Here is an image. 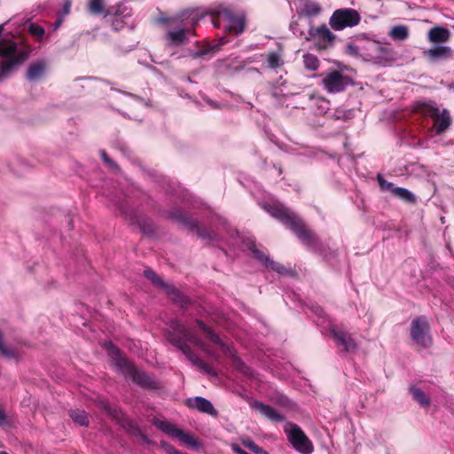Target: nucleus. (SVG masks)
Listing matches in <instances>:
<instances>
[{"mask_svg":"<svg viewBox=\"0 0 454 454\" xmlns=\"http://www.w3.org/2000/svg\"><path fill=\"white\" fill-rule=\"evenodd\" d=\"M266 56L268 67L276 69L284 65V60L281 59V56L278 52L270 51Z\"/></svg>","mask_w":454,"mask_h":454,"instance_id":"e433bc0d","label":"nucleus"},{"mask_svg":"<svg viewBox=\"0 0 454 454\" xmlns=\"http://www.w3.org/2000/svg\"><path fill=\"white\" fill-rule=\"evenodd\" d=\"M224 43H225V42H224L223 38H222L221 43L208 44V45L203 47L200 51H199L196 53V56L201 57V56H204V55H207L209 53H215L221 49V46Z\"/></svg>","mask_w":454,"mask_h":454,"instance_id":"ea45409f","label":"nucleus"},{"mask_svg":"<svg viewBox=\"0 0 454 454\" xmlns=\"http://www.w3.org/2000/svg\"><path fill=\"white\" fill-rule=\"evenodd\" d=\"M212 24L215 28L223 27L229 34L238 35L244 32L246 16L231 7H219L210 12Z\"/></svg>","mask_w":454,"mask_h":454,"instance_id":"7ed1b4c3","label":"nucleus"},{"mask_svg":"<svg viewBox=\"0 0 454 454\" xmlns=\"http://www.w3.org/2000/svg\"><path fill=\"white\" fill-rule=\"evenodd\" d=\"M180 350L186 356V358L196 367H198L203 372L211 375L216 376V372L209 366L204 360L195 356L193 350L191 347L186 343L183 346Z\"/></svg>","mask_w":454,"mask_h":454,"instance_id":"ddd939ff","label":"nucleus"},{"mask_svg":"<svg viewBox=\"0 0 454 454\" xmlns=\"http://www.w3.org/2000/svg\"><path fill=\"white\" fill-rule=\"evenodd\" d=\"M132 380L138 386L146 389H158L160 384L157 380L150 377L148 374L142 371H138L136 367L129 375Z\"/></svg>","mask_w":454,"mask_h":454,"instance_id":"dca6fc26","label":"nucleus"},{"mask_svg":"<svg viewBox=\"0 0 454 454\" xmlns=\"http://www.w3.org/2000/svg\"><path fill=\"white\" fill-rule=\"evenodd\" d=\"M28 31L32 35L35 36L38 40H41L45 34L44 28L35 23H31L29 25Z\"/></svg>","mask_w":454,"mask_h":454,"instance_id":"37998d69","label":"nucleus"},{"mask_svg":"<svg viewBox=\"0 0 454 454\" xmlns=\"http://www.w3.org/2000/svg\"><path fill=\"white\" fill-rule=\"evenodd\" d=\"M242 444L254 454H269L268 451L257 445L251 438L246 437L241 440Z\"/></svg>","mask_w":454,"mask_h":454,"instance_id":"58836bf2","label":"nucleus"},{"mask_svg":"<svg viewBox=\"0 0 454 454\" xmlns=\"http://www.w3.org/2000/svg\"><path fill=\"white\" fill-rule=\"evenodd\" d=\"M154 425L162 432L169 436L177 438L181 429L176 427V425L164 420H157Z\"/></svg>","mask_w":454,"mask_h":454,"instance_id":"c85d7f7f","label":"nucleus"},{"mask_svg":"<svg viewBox=\"0 0 454 454\" xmlns=\"http://www.w3.org/2000/svg\"><path fill=\"white\" fill-rule=\"evenodd\" d=\"M187 404L189 407L197 409L199 411L208 414L214 418L218 416V411L215 409L211 402L204 397L196 396L193 399H189Z\"/></svg>","mask_w":454,"mask_h":454,"instance_id":"6ab92c4d","label":"nucleus"},{"mask_svg":"<svg viewBox=\"0 0 454 454\" xmlns=\"http://www.w3.org/2000/svg\"><path fill=\"white\" fill-rule=\"evenodd\" d=\"M361 16L359 12L351 8H340L335 10L329 19V25L335 31L343 30L346 27H353L359 24Z\"/></svg>","mask_w":454,"mask_h":454,"instance_id":"423d86ee","label":"nucleus"},{"mask_svg":"<svg viewBox=\"0 0 454 454\" xmlns=\"http://www.w3.org/2000/svg\"><path fill=\"white\" fill-rule=\"evenodd\" d=\"M452 54V49L446 45H435L423 51V56L432 62L450 59Z\"/></svg>","mask_w":454,"mask_h":454,"instance_id":"2eb2a0df","label":"nucleus"},{"mask_svg":"<svg viewBox=\"0 0 454 454\" xmlns=\"http://www.w3.org/2000/svg\"><path fill=\"white\" fill-rule=\"evenodd\" d=\"M330 333L338 347L342 348L345 353H355L357 350V344L350 333L333 326Z\"/></svg>","mask_w":454,"mask_h":454,"instance_id":"f8f14e48","label":"nucleus"},{"mask_svg":"<svg viewBox=\"0 0 454 454\" xmlns=\"http://www.w3.org/2000/svg\"><path fill=\"white\" fill-rule=\"evenodd\" d=\"M450 31L442 26L430 28L427 32V40L434 45L445 43L450 39Z\"/></svg>","mask_w":454,"mask_h":454,"instance_id":"a211bd4d","label":"nucleus"},{"mask_svg":"<svg viewBox=\"0 0 454 454\" xmlns=\"http://www.w3.org/2000/svg\"><path fill=\"white\" fill-rule=\"evenodd\" d=\"M27 48H20L12 40H0V82L7 79L29 57Z\"/></svg>","mask_w":454,"mask_h":454,"instance_id":"f03ea898","label":"nucleus"},{"mask_svg":"<svg viewBox=\"0 0 454 454\" xmlns=\"http://www.w3.org/2000/svg\"><path fill=\"white\" fill-rule=\"evenodd\" d=\"M175 330L184 336L186 343L189 341L200 348L204 347V343L200 338L192 329L186 327L184 324L180 322H175Z\"/></svg>","mask_w":454,"mask_h":454,"instance_id":"412c9836","label":"nucleus"},{"mask_svg":"<svg viewBox=\"0 0 454 454\" xmlns=\"http://www.w3.org/2000/svg\"><path fill=\"white\" fill-rule=\"evenodd\" d=\"M303 66L308 71H317L319 68L320 61L318 58L311 53H305L302 56Z\"/></svg>","mask_w":454,"mask_h":454,"instance_id":"72a5a7b5","label":"nucleus"},{"mask_svg":"<svg viewBox=\"0 0 454 454\" xmlns=\"http://www.w3.org/2000/svg\"><path fill=\"white\" fill-rule=\"evenodd\" d=\"M393 195L399 200L410 204H414L417 201L416 196L405 188L395 187L393 189Z\"/></svg>","mask_w":454,"mask_h":454,"instance_id":"7c9ffc66","label":"nucleus"},{"mask_svg":"<svg viewBox=\"0 0 454 454\" xmlns=\"http://www.w3.org/2000/svg\"><path fill=\"white\" fill-rule=\"evenodd\" d=\"M88 10L91 14L100 15L105 17L110 16L113 13V7L106 9L104 0H90L88 3Z\"/></svg>","mask_w":454,"mask_h":454,"instance_id":"393cba45","label":"nucleus"},{"mask_svg":"<svg viewBox=\"0 0 454 454\" xmlns=\"http://www.w3.org/2000/svg\"><path fill=\"white\" fill-rule=\"evenodd\" d=\"M44 69L45 65L42 61L30 65L27 72V79L29 81H35L40 78L43 74Z\"/></svg>","mask_w":454,"mask_h":454,"instance_id":"cd10ccee","label":"nucleus"},{"mask_svg":"<svg viewBox=\"0 0 454 454\" xmlns=\"http://www.w3.org/2000/svg\"><path fill=\"white\" fill-rule=\"evenodd\" d=\"M173 331L167 334L168 340L176 348L180 349L186 344L184 338L177 331L175 330V323L172 325Z\"/></svg>","mask_w":454,"mask_h":454,"instance_id":"f704fd0d","label":"nucleus"},{"mask_svg":"<svg viewBox=\"0 0 454 454\" xmlns=\"http://www.w3.org/2000/svg\"><path fill=\"white\" fill-rule=\"evenodd\" d=\"M321 12L322 8L319 4L314 1H307L301 11V14L311 18L319 15Z\"/></svg>","mask_w":454,"mask_h":454,"instance_id":"bb28decb","label":"nucleus"},{"mask_svg":"<svg viewBox=\"0 0 454 454\" xmlns=\"http://www.w3.org/2000/svg\"><path fill=\"white\" fill-rule=\"evenodd\" d=\"M348 77L338 70H333L323 79L325 89L331 93L341 92L348 83Z\"/></svg>","mask_w":454,"mask_h":454,"instance_id":"9b49d317","label":"nucleus"},{"mask_svg":"<svg viewBox=\"0 0 454 454\" xmlns=\"http://www.w3.org/2000/svg\"><path fill=\"white\" fill-rule=\"evenodd\" d=\"M69 416L73 419V421L79 426L88 427L89 426V419L85 411L83 410H70Z\"/></svg>","mask_w":454,"mask_h":454,"instance_id":"473e14b6","label":"nucleus"},{"mask_svg":"<svg viewBox=\"0 0 454 454\" xmlns=\"http://www.w3.org/2000/svg\"><path fill=\"white\" fill-rule=\"evenodd\" d=\"M251 408L273 422H282L285 420V417L269 404L254 401L251 403Z\"/></svg>","mask_w":454,"mask_h":454,"instance_id":"f3484780","label":"nucleus"},{"mask_svg":"<svg viewBox=\"0 0 454 454\" xmlns=\"http://www.w3.org/2000/svg\"><path fill=\"white\" fill-rule=\"evenodd\" d=\"M144 276L150 280L155 286L161 288L170 297V299L185 307L190 303V300L184 295L176 287L165 282L155 271L151 269L144 270Z\"/></svg>","mask_w":454,"mask_h":454,"instance_id":"6e6552de","label":"nucleus"},{"mask_svg":"<svg viewBox=\"0 0 454 454\" xmlns=\"http://www.w3.org/2000/svg\"><path fill=\"white\" fill-rule=\"evenodd\" d=\"M137 436L140 437L141 440L146 443H150V440L146 434H145L142 430L140 431V434H137Z\"/></svg>","mask_w":454,"mask_h":454,"instance_id":"864d4df0","label":"nucleus"},{"mask_svg":"<svg viewBox=\"0 0 454 454\" xmlns=\"http://www.w3.org/2000/svg\"><path fill=\"white\" fill-rule=\"evenodd\" d=\"M309 35L310 37L317 36L324 43V45L319 47L320 50L333 46L336 39V35L325 24L317 28L311 27L309 31Z\"/></svg>","mask_w":454,"mask_h":454,"instance_id":"4468645a","label":"nucleus"},{"mask_svg":"<svg viewBox=\"0 0 454 454\" xmlns=\"http://www.w3.org/2000/svg\"><path fill=\"white\" fill-rule=\"evenodd\" d=\"M433 120V128L435 129L437 135H440L447 130L452 121L450 112L447 109H443Z\"/></svg>","mask_w":454,"mask_h":454,"instance_id":"4be33fe9","label":"nucleus"},{"mask_svg":"<svg viewBox=\"0 0 454 454\" xmlns=\"http://www.w3.org/2000/svg\"><path fill=\"white\" fill-rule=\"evenodd\" d=\"M166 216L185 227L189 231L195 233L200 239H212L210 233L205 228L201 227L196 220L190 218L187 214L179 207H175L168 211Z\"/></svg>","mask_w":454,"mask_h":454,"instance_id":"0eeeda50","label":"nucleus"},{"mask_svg":"<svg viewBox=\"0 0 454 454\" xmlns=\"http://www.w3.org/2000/svg\"><path fill=\"white\" fill-rule=\"evenodd\" d=\"M121 214L124 215L125 220L130 225H137L140 231L147 236H151L155 231V225L152 219L144 215H138L133 209H121Z\"/></svg>","mask_w":454,"mask_h":454,"instance_id":"1a4fd4ad","label":"nucleus"},{"mask_svg":"<svg viewBox=\"0 0 454 454\" xmlns=\"http://www.w3.org/2000/svg\"><path fill=\"white\" fill-rule=\"evenodd\" d=\"M115 354L113 357L114 365L118 367L121 372L129 376L135 368L134 364L130 363L126 357L122 356L117 348H114Z\"/></svg>","mask_w":454,"mask_h":454,"instance_id":"b1692460","label":"nucleus"},{"mask_svg":"<svg viewBox=\"0 0 454 454\" xmlns=\"http://www.w3.org/2000/svg\"><path fill=\"white\" fill-rule=\"evenodd\" d=\"M231 450L236 453V454H249L248 452H247L246 450H244L239 444L237 443H233L231 445Z\"/></svg>","mask_w":454,"mask_h":454,"instance_id":"8fccbe9b","label":"nucleus"},{"mask_svg":"<svg viewBox=\"0 0 454 454\" xmlns=\"http://www.w3.org/2000/svg\"><path fill=\"white\" fill-rule=\"evenodd\" d=\"M365 43L372 45L378 51H383V47L375 45L370 42H364L363 40H356L348 42L345 46V53L352 57L363 56V51L365 50Z\"/></svg>","mask_w":454,"mask_h":454,"instance_id":"aec40b11","label":"nucleus"},{"mask_svg":"<svg viewBox=\"0 0 454 454\" xmlns=\"http://www.w3.org/2000/svg\"><path fill=\"white\" fill-rule=\"evenodd\" d=\"M192 15V12L190 10H185L182 12L178 17L177 20H181L182 23L184 21V20L190 18Z\"/></svg>","mask_w":454,"mask_h":454,"instance_id":"09e8293b","label":"nucleus"},{"mask_svg":"<svg viewBox=\"0 0 454 454\" xmlns=\"http://www.w3.org/2000/svg\"><path fill=\"white\" fill-rule=\"evenodd\" d=\"M269 270L276 271L279 274L286 275L288 272V270L281 263L272 261L269 259L268 262L265 265Z\"/></svg>","mask_w":454,"mask_h":454,"instance_id":"a19ab883","label":"nucleus"},{"mask_svg":"<svg viewBox=\"0 0 454 454\" xmlns=\"http://www.w3.org/2000/svg\"><path fill=\"white\" fill-rule=\"evenodd\" d=\"M177 438L184 443L193 448H198L200 445V442L192 434L185 433L182 429Z\"/></svg>","mask_w":454,"mask_h":454,"instance_id":"4c0bfd02","label":"nucleus"},{"mask_svg":"<svg viewBox=\"0 0 454 454\" xmlns=\"http://www.w3.org/2000/svg\"><path fill=\"white\" fill-rule=\"evenodd\" d=\"M285 433L288 442L296 451L301 454H311L313 452L314 446L312 442L298 425L288 423L285 427Z\"/></svg>","mask_w":454,"mask_h":454,"instance_id":"39448f33","label":"nucleus"},{"mask_svg":"<svg viewBox=\"0 0 454 454\" xmlns=\"http://www.w3.org/2000/svg\"><path fill=\"white\" fill-rule=\"evenodd\" d=\"M123 427L131 434H140L141 429L131 420L128 419L123 423Z\"/></svg>","mask_w":454,"mask_h":454,"instance_id":"c03bdc74","label":"nucleus"},{"mask_svg":"<svg viewBox=\"0 0 454 454\" xmlns=\"http://www.w3.org/2000/svg\"><path fill=\"white\" fill-rule=\"evenodd\" d=\"M409 390L412 395L413 400L419 403L422 407H428L430 405V398H428L421 389L411 386L410 387Z\"/></svg>","mask_w":454,"mask_h":454,"instance_id":"2f4dec72","label":"nucleus"},{"mask_svg":"<svg viewBox=\"0 0 454 454\" xmlns=\"http://www.w3.org/2000/svg\"><path fill=\"white\" fill-rule=\"evenodd\" d=\"M264 209L275 219L288 228L307 247L319 245V238L295 212L279 203L266 204Z\"/></svg>","mask_w":454,"mask_h":454,"instance_id":"f257e3e1","label":"nucleus"},{"mask_svg":"<svg viewBox=\"0 0 454 454\" xmlns=\"http://www.w3.org/2000/svg\"><path fill=\"white\" fill-rule=\"evenodd\" d=\"M239 364H240V367H239V370L244 373V374H247V375H251V369L249 367H247V365H245L243 363H241L240 361H239Z\"/></svg>","mask_w":454,"mask_h":454,"instance_id":"3c124183","label":"nucleus"},{"mask_svg":"<svg viewBox=\"0 0 454 454\" xmlns=\"http://www.w3.org/2000/svg\"><path fill=\"white\" fill-rule=\"evenodd\" d=\"M389 35L393 40L403 41L409 37V29L403 25L395 26L391 29Z\"/></svg>","mask_w":454,"mask_h":454,"instance_id":"c9c22d12","label":"nucleus"},{"mask_svg":"<svg viewBox=\"0 0 454 454\" xmlns=\"http://www.w3.org/2000/svg\"><path fill=\"white\" fill-rule=\"evenodd\" d=\"M196 324L200 331L205 334V337L220 347H223V342L220 339V337L210 328L208 327L202 320L196 319Z\"/></svg>","mask_w":454,"mask_h":454,"instance_id":"a878e982","label":"nucleus"},{"mask_svg":"<svg viewBox=\"0 0 454 454\" xmlns=\"http://www.w3.org/2000/svg\"><path fill=\"white\" fill-rule=\"evenodd\" d=\"M114 16L112 20V27L115 31L121 30L124 26V21L122 18L121 17V14L119 13L118 10H114L113 7V13Z\"/></svg>","mask_w":454,"mask_h":454,"instance_id":"79ce46f5","label":"nucleus"},{"mask_svg":"<svg viewBox=\"0 0 454 454\" xmlns=\"http://www.w3.org/2000/svg\"><path fill=\"white\" fill-rule=\"evenodd\" d=\"M100 155L103 160V161L111 168L116 169L118 168V165L111 160V158L107 155L106 151L102 150L100 151Z\"/></svg>","mask_w":454,"mask_h":454,"instance_id":"de8ad7c7","label":"nucleus"},{"mask_svg":"<svg viewBox=\"0 0 454 454\" xmlns=\"http://www.w3.org/2000/svg\"><path fill=\"white\" fill-rule=\"evenodd\" d=\"M0 454H9L6 451H0Z\"/></svg>","mask_w":454,"mask_h":454,"instance_id":"5fc2aeb1","label":"nucleus"},{"mask_svg":"<svg viewBox=\"0 0 454 454\" xmlns=\"http://www.w3.org/2000/svg\"><path fill=\"white\" fill-rule=\"evenodd\" d=\"M251 251L257 260H259L260 262L264 263V265H266V263L268 262V261L270 259L267 254H265L263 252L260 251L254 246L251 247Z\"/></svg>","mask_w":454,"mask_h":454,"instance_id":"49530a36","label":"nucleus"},{"mask_svg":"<svg viewBox=\"0 0 454 454\" xmlns=\"http://www.w3.org/2000/svg\"><path fill=\"white\" fill-rule=\"evenodd\" d=\"M430 325L426 316H419L412 319L410 327V337L419 347L427 348L433 343L430 334Z\"/></svg>","mask_w":454,"mask_h":454,"instance_id":"20e7f679","label":"nucleus"},{"mask_svg":"<svg viewBox=\"0 0 454 454\" xmlns=\"http://www.w3.org/2000/svg\"><path fill=\"white\" fill-rule=\"evenodd\" d=\"M7 422V417L3 409L0 408V426Z\"/></svg>","mask_w":454,"mask_h":454,"instance_id":"603ef678","label":"nucleus"},{"mask_svg":"<svg viewBox=\"0 0 454 454\" xmlns=\"http://www.w3.org/2000/svg\"><path fill=\"white\" fill-rule=\"evenodd\" d=\"M192 27H178L176 29L168 31L166 38L168 40V46H181L189 43L188 35L195 36V26L197 25V19L192 17Z\"/></svg>","mask_w":454,"mask_h":454,"instance_id":"9d476101","label":"nucleus"},{"mask_svg":"<svg viewBox=\"0 0 454 454\" xmlns=\"http://www.w3.org/2000/svg\"><path fill=\"white\" fill-rule=\"evenodd\" d=\"M154 425L162 432L169 436L177 438L181 429L176 427V425L164 420H157Z\"/></svg>","mask_w":454,"mask_h":454,"instance_id":"c756f323","label":"nucleus"},{"mask_svg":"<svg viewBox=\"0 0 454 454\" xmlns=\"http://www.w3.org/2000/svg\"><path fill=\"white\" fill-rule=\"evenodd\" d=\"M378 183L382 191H390L393 193V189H395V185L393 183H390L383 178L381 175H378Z\"/></svg>","mask_w":454,"mask_h":454,"instance_id":"a18cd8bd","label":"nucleus"},{"mask_svg":"<svg viewBox=\"0 0 454 454\" xmlns=\"http://www.w3.org/2000/svg\"><path fill=\"white\" fill-rule=\"evenodd\" d=\"M415 110L424 117H431L434 119L440 113L437 104L434 101L417 102Z\"/></svg>","mask_w":454,"mask_h":454,"instance_id":"5701e85b","label":"nucleus"}]
</instances>
